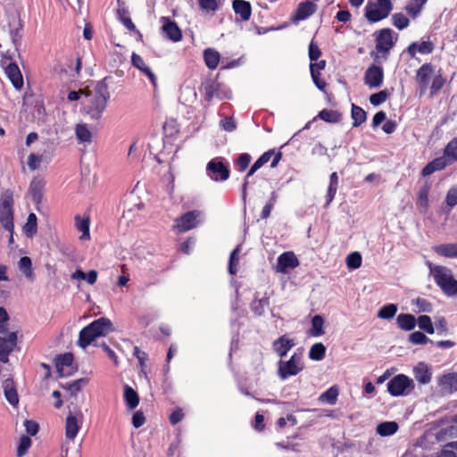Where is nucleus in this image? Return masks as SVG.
Returning <instances> with one entry per match:
<instances>
[{
	"instance_id": "f257e3e1",
	"label": "nucleus",
	"mask_w": 457,
	"mask_h": 457,
	"mask_svg": "<svg viewBox=\"0 0 457 457\" xmlns=\"http://www.w3.org/2000/svg\"><path fill=\"white\" fill-rule=\"evenodd\" d=\"M108 78L97 82L95 87V93L90 92V96H87L88 101L85 104V112L93 120H99L106 108L110 98Z\"/></svg>"
},
{
	"instance_id": "f03ea898",
	"label": "nucleus",
	"mask_w": 457,
	"mask_h": 457,
	"mask_svg": "<svg viewBox=\"0 0 457 457\" xmlns=\"http://www.w3.org/2000/svg\"><path fill=\"white\" fill-rule=\"evenodd\" d=\"M112 331H113L112 321L108 318L102 317L80 330L78 345L85 349L95 339L105 337Z\"/></svg>"
},
{
	"instance_id": "7ed1b4c3",
	"label": "nucleus",
	"mask_w": 457,
	"mask_h": 457,
	"mask_svg": "<svg viewBox=\"0 0 457 457\" xmlns=\"http://www.w3.org/2000/svg\"><path fill=\"white\" fill-rule=\"evenodd\" d=\"M430 273L436 283L447 296L457 295V280L453 278L451 270L445 266H433L428 263Z\"/></svg>"
},
{
	"instance_id": "20e7f679",
	"label": "nucleus",
	"mask_w": 457,
	"mask_h": 457,
	"mask_svg": "<svg viewBox=\"0 0 457 457\" xmlns=\"http://www.w3.org/2000/svg\"><path fill=\"white\" fill-rule=\"evenodd\" d=\"M13 214V195L11 190H5L0 196V223L9 233L14 230Z\"/></svg>"
},
{
	"instance_id": "39448f33",
	"label": "nucleus",
	"mask_w": 457,
	"mask_h": 457,
	"mask_svg": "<svg viewBox=\"0 0 457 457\" xmlns=\"http://www.w3.org/2000/svg\"><path fill=\"white\" fill-rule=\"evenodd\" d=\"M392 8L390 0H377L366 5L365 16L370 22H377L386 18Z\"/></svg>"
},
{
	"instance_id": "423d86ee",
	"label": "nucleus",
	"mask_w": 457,
	"mask_h": 457,
	"mask_svg": "<svg viewBox=\"0 0 457 457\" xmlns=\"http://www.w3.org/2000/svg\"><path fill=\"white\" fill-rule=\"evenodd\" d=\"M413 388L412 379L403 374L396 375L387 384V390L394 396L408 395Z\"/></svg>"
},
{
	"instance_id": "0eeeda50",
	"label": "nucleus",
	"mask_w": 457,
	"mask_h": 457,
	"mask_svg": "<svg viewBox=\"0 0 457 457\" xmlns=\"http://www.w3.org/2000/svg\"><path fill=\"white\" fill-rule=\"evenodd\" d=\"M303 369L301 357L296 354L292 355L287 361L278 362V375L282 379L298 374Z\"/></svg>"
},
{
	"instance_id": "6e6552de",
	"label": "nucleus",
	"mask_w": 457,
	"mask_h": 457,
	"mask_svg": "<svg viewBox=\"0 0 457 457\" xmlns=\"http://www.w3.org/2000/svg\"><path fill=\"white\" fill-rule=\"evenodd\" d=\"M202 216V212L194 210L187 212L181 217L176 220L175 228L179 232H186L195 228L200 223L199 218Z\"/></svg>"
},
{
	"instance_id": "1a4fd4ad",
	"label": "nucleus",
	"mask_w": 457,
	"mask_h": 457,
	"mask_svg": "<svg viewBox=\"0 0 457 457\" xmlns=\"http://www.w3.org/2000/svg\"><path fill=\"white\" fill-rule=\"evenodd\" d=\"M207 175L214 181H225L229 178V170L222 162L212 159L207 163Z\"/></svg>"
},
{
	"instance_id": "9d476101",
	"label": "nucleus",
	"mask_w": 457,
	"mask_h": 457,
	"mask_svg": "<svg viewBox=\"0 0 457 457\" xmlns=\"http://www.w3.org/2000/svg\"><path fill=\"white\" fill-rule=\"evenodd\" d=\"M83 423V414L78 411L75 414L70 413L66 417L65 436L68 440L73 441Z\"/></svg>"
},
{
	"instance_id": "9b49d317",
	"label": "nucleus",
	"mask_w": 457,
	"mask_h": 457,
	"mask_svg": "<svg viewBox=\"0 0 457 457\" xmlns=\"http://www.w3.org/2000/svg\"><path fill=\"white\" fill-rule=\"evenodd\" d=\"M4 71L13 87L20 89L23 86L21 72L15 62H11L6 56L1 61Z\"/></svg>"
},
{
	"instance_id": "f8f14e48",
	"label": "nucleus",
	"mask_w": 457,
	"mask_h": 457,
	"mask_svg": "<svg viewBox=\"0 0 457 457\" xmlns=\"http://www.w3.org/2000/svg\"><path fill=\"white\" fill-rule=\"evenodd\" d=\"M55 367L60 377H70L75 371L73 355L71 353L61 354L55 359Z\"/></svg>"
},
{
	"instance_id": "ddd939ff",
	"label": "nucleus",
	"mask_w": 457,
	"mask_h": 457,
	"mask_svg": "<svg viewBox=\"0 0 457 457\" xmlns=\"http://www.w3.org/2000/svg\"><path fill=\"white\" fill-rule=\"evenodd\" d=\"M17 345L16 332H11L7 337H0V361L7 363L9 355Z\"/></svg>"
},
{
	"instance_id": "4468645a",
	"label": "nucleus",
	"mask_w": 457,
	"mask_h": 457,
	"mask_svg": "<svg viewBox=\"0 0 457 457\" xmlns=\"http://www.w3.org/2000/svg\"><path fill=\"white\" fill-rule=\"evenodd\" d=\"M434 74V67L431 63H424L417 71L416 81L420 88V95L425 94L428 89L429 80Z\"/></svg>"
},
{
	"instance_id": "2eb2a0df",
	"label": "nucleus",
	"mask_w": 457,
	"mask_h": 457,
	"mask_svg": "<svg viewBox=\"0 0 457 457\" xmlns=\"http://www.w3.org/2000/svg\"><path fill=\"white\" fill-rule=\"evenodd\" d=\"M299 265V261L293 252H286L278 256L276 270L280 273H287L288 270L295 269Z\"/></svg>"
},
{
	"instance_id": "dca6fc26",
	"label": "nucleus",
	"mask_w": 457,
	"mask_h": 457,
	"mask_svg": "<svg viewBox=\"0 0 457 457\" xmlns=\"http://www.w3.org/2000/svg\"><path fill=\"white\" fill-rule=\"evenodd\" d=\"M384 73L381 67L371 65L365 72L364 81L370 88L378 87L383 82Z\"/></svg>"
},
{
	"instance_id": "f3484780",
	"label": "nucleus",
	"mask_w": 457,
	"mask_h": 457,
	"mask_svg": "<svg viewBox=\"0 0 457 457\" xmlns=\"http://www.w3.org/2000/svg\"><path fill=\"white\" fill-rule=\"evenodd\" d=\"M317 10V5L310 1L302 2L298 4L295 12L292 15V21L296 23L312 15Z\"/></svg>"
},
{
	"instance_id": "a211bd4d",
	"label": "nucleus",
	"mask_w": 457,
	"mask_h": 457,
	"mask_svg": "<svg viewBox=\"0 0 457 457\" xmlns=\"http://www.w3.org/2000/svg\"><path fill=\"white\" fill-rule=\"evenodd\" d=\"M162 32L164 33V35L171 41H174V42L180 41L182 38V34H181V30L179 28V26L177 25V23L170 21L167 17H162Z\"/></svg>"
},
{
	"instance_id": "6ab92c4d",
	"label": "nucleus",
	"mask_w": 457,
	"mask_h": 457,
	"mask_svg": "<svg viewBox=\"0 0 457 457\" xmlns=\"http://www.w3.org/2000/svg\"><path fill=\"white\" fill-rule=\"evenodd\" d=\"M394 42L392 38V30L390 29H383L380 30L377 37L376 49L379 53H387L393 47Z\"/></svg>"
},
{
	"instance_id": "aec40b11",
	"label": "nucleus",
	"mask_w": 457,
	"mask_h": 457,
	"mask_svg": "<svg viewBox=\"0 0 457 457\" xmlns=\"http://www.w3.org/2000/svg\"><path fill=\"white\" fill-rule=\"evenodd\" d=\"M131 62L134 67L138 69L140 71H142L145 75L148 77L154 87L156 88V76L151 71V69L145 63L143 58L139 54L133 53L131 55Z\"/></svg>"
},
{
	"instance_id": "412c9836",
	"label": "nucleus",
	"mask_w": 457,
	"mask_h": 457,
	"mask_svg": "<svg viewBox=\"0 0 457 457\" xmlns=\"http://www.w3.org/2000/svg\"><path fill=\"white\" fill-rule=\"evenodd\" d=\"M23 23L19 16L13 17L10 22V35L15 49L18 50L22 37Z\"/></svg>"
},
{
	"instance_id": "4be33fe9",
	"label": "nucleus",
	"mask_w": 457,
	"mask_h": 457,
	"mask_svg": "<svg viewBox=\"0 0 457 457\" xmlns=\"http://www.w3.org/2000/svg\"><path fill=\"white\" fill-rule=\"evenodd\" d=\"M295 345L292 339L287 337L286 335L281 336L276 341L273 342V349L279 357L287 355V352Z\"/></svg>"
},
{
	"instance_id": "5701e85b",
	"label": "nucleus",
	"mask_w": 457,
	"mask_h": 457,
	"mask_svg": "<svg viewBox=\"0 0 457 457\" xmlns=\"http://www.w3.org/2000/svg\"><path fill=\"white\" fill-rule=\"evenodd\" d=\"M232 7L234 12L240 15L242 21H246L250 19L252 8L249 2L245 0H234Z\"/></svg>"
},
{
	"instance_id": "b1692460",
	"label": "nucleus",
	"mask_w": 457,
	"mask_h": 457,
	"mask_svg": "<svg viewBox=\"0 0 457 457\" xmlns=\"http://www.w3.org/2000/svg\"><path fill=\"white\" fill-rule=\"evenodd\" d=\"M415 379L420 384H428L431 381L432 374L427 364L420 362L413 370Z\"/></svg>"
},
{
	"instance_id": "393cba45",
	"label": "nucleus",
	"mask_w": 457,
	"mask_h": 457,
	"mask_svg": "<svg viewBox=\"0 0 457 457\" xmlns=\"http://www.w3.org/2000/svg\"><path fill=\"white\" fill-rule=\"evenodd\" d=\"M433 49L434 46L430 41H422L420 44L414 42L408 46L407 53L411 57H414L417 52L422 54H430Z\"/></svg>"
},
{
	"instance_id": "a878e982",
	"label": "nucleus",
	"mask_w": 457,
	"mask_h": 457,
	"mask_svg": "<svg viewBox=\"0 0 457 457\" xmlns=\"http://www.w3.org/2000/svg\"><path fill=\"white\" fill-rule=\"evenodd\" d=\"M75 135L79 143L90 144L92 142V132L85 123L76 125Z\"/></svg>"
},
{
	"instance_id": "bb28decb",
	"label": "nucleus",
	"mask_w": 457,
	"mask_h": 457,
	"mask_svg": "<svg viewBox=\"0 0 457 457\" xmlns=\"http://www.w3.org/2000/svg\"><path fill=\"white\" fill-rule=\"evenodd\" d=\"M396 322L401 329L410 331L415 328L417 320L412 314L402 313L397 316Z\"/></svg>"
},
{
	"instance_id": "cd10ccee",
	"label": "nucleus",
	"mask_w": 457,
	"mask_h": 457,
	"mask_svg": "<svg viewBox=\"0 0 457 457\" xmlns=\"http://www.w3.org/2000/svg\"><path fill=\"white\" fill-rule=\"evenodd\" d=\"M18 268L20 271L29 280L34 281L35 274L32 270L31 259L28 256H23L18 262Z\"/></svg>"
},
{
	"instance_id": "c85d7f7f",
	"label": "nucleus",
	"mask_w": 457,
	"mask_h": 457,
	"mask_svg": "<svg viewBox=\"0 0 457 457\" xmlns=\"http://www.w3.org/2000/svg\"><path fill=\"white\" fill-rule=\"evenodd\" d=\"M44 183L41 179H33L29 186V192L32 200L35 204H38L43 197Z\"/></svg>"
},
{
	"instance_id": "c756f323",
	"label": "nucleus",
	"mask_w": 457,
	"mask_h": 457,
	"mask_svg": "<svg viewBox=\"0 0 457 457\" xmlns=\"http://www.w3.org/2000/svg\"><path fill=\"white\" fill-rule=\"evenodd\" d=\"M439 385L450 392L457 390V373H448L439 378Z\"/></svg>"
},
{
	"instance_id": "7c9ffc66",
	"label": "nucleus",
	"mask_w": 457,
	"mask_h": 457,
	"mask_svg": "<svg viewBox=\"0 0 457 457\" xmlns=\"http://www.w3.org/2000/svg\"><path fill=\"white\" fill-rule=\"evenodd\" d=\"M220 54L214 49L207 48L204 52L205 64L211 70L217 68L220 62Z\"/></svg>"
},
{
	"instance_id": "2f4dec72",
	"label": "nucleus",
	"mask_w": 457,
	"mask_h": 457,
	"mask_svg": "<svg viewBox=\"0 0 457 457\" xmlns=\"http://www.w3.org/2000/svg\"><path fill=\"white\" fill-rule=\"evenodd\" d=\"M398 428V424L395 421H385L378 425L376 430L381 436H388L395 434Z\"/></svg>"
},
{
	"instance_id": "473e14b6",
	"label": "nucleus",
	"mask_w": 457,
	"mask_h": 457,
	"mask_svg": "<svg viewBox=\"0 0 457 457\" xmlns=\"http://www.w3.org/2000/svg\"><path fill=\"white\" fill-rule=\"evenodd\" d=\"M124 399L128 408L130 410H134L139 403L137 393L129 386H125Z\"/></svg>"
},
{
	"instance_id": "72a5a7b5",
	"label": "nucleus",
	"mask_w": 457,
	"mask_h": 457,
	"mask_svg": "<svg viewBox=\"0 0 457 457\" xmlns=\"http://www.w3.org/2000/svg\"><path fill=\"white\" fill-rule=\"evenodd\" d=\"M436 253L445 257H457V245L456 244H445L434 247Z\"/></svg>"
},
{
	"instance_id": "f704fd0d",
	"label": "nucleus",
	"mask_w": 457,
	"mask_h": 457,
	"mask_svg": "<svg viewBox=\"0 0 457 457\" xmlns=\"http://www.w3.org/2000/svg\"><path fill=\"white\" fill-rule=\"evenodd\" d=\"M318 117L328 123H337L342 119V113L334 110L323 109L319 112Z\"/></svg>"
},
{
	"instance_id": "c9c22d12",
	"label": "nucleus",
	"mask_w": 457,
	"mask_h": 457,
	"mask_svg": "<svg viewBox=\"0 0 457 457\" xmlns=\"http://www.w3.org/2000/svg\"><path fill=\"white\" fill-rule=\"evenodd\" d=\"M324 320L320 315H315L312 319V328L309 330V335L312 337H320L324 334Z\"/></svg>"
},
{
	"instance_id": "e433bc0d",
	"label": "nucleus",
	"mask_w": 457,
	"mask_h": 457,
	"mask_svg": "<svg viewBox=\"0 0 457 457\" xmlns=\"http://www.w3.org/2000/svg\"><path fill=\"white\" fill-rule=\"evenodd\" d=\"M75 226L77 229L82 232L80 239H89V218L75 217Z\"/></svg>"
},
{
	"instance_id": "4c0bfd02",
	"label": "nucleus",
	"mask_w": 457,
	"mask_h": 457,
	"mask_svg": "<svg viewBox=\"0 0 457 457\" xmlns=\"http://www.w3.org/2000/svg\"><path fill=\"white\" fill-rule=\"evenodd\" d=\"M352 119L353 120V126L359 127L367 119L366 112L360 106L353 104H352Z\"/></svg>"
},
{
	"instance_id": "58836bf2",
	"label": "nucleus",
	"mask_w": 457,
	"mask_h": 457,
	"mask_svg": "<svg viewBox=\"0 0 457 457\" xmlns=\"http://www.w3.org/2000/svg\"><path fill=\"white\" fill-rule=\"evenodd\" d=\"M37 216L35 213H29L27 222L23 227L24 233L28 237H32L37 233Z\"/></svg>"
},
{
	"instance_id": "ea45409f",
	"label": "nucleus",
	"mask_w": 457,
	"mask_h": 457,
	"mask_svg": "<svg viewBox=\"0 0 457 457\" xmlns=\"http://www.w3.org/2000/svg\"><path fill=\"white\" fill-rule=\"evenodd\" d=\"M337 184H338L337 174V172H333L330 175V179H329V186H328V188L326 206H328L332 202V200L334 199V196H335V195L337 193Z\"/></svg>"
},
{
	"instance_id": "a19ab883",
	"label": "nucleus",
	"mask_w": 457,
	"mask_h": 457,
	"mask_svg": "<svg viewBox=\"0 0 457 457\" xmlns=\"http://www.w3.org/2000/svg\"><path fill=\"white\" fill-rule=\"evenodd\" d=\"M326 353V347L322 343L314 344L309 352V357L314 361H320L324 358Z\"/></svg>"
},
{
	"instance_id": "79ce46f5",
	"label": "nucleus",
	"mask_w": 457,
	"mask_h": 457,
	"mask_svg": "<svg viewBox=\"0 0 457 457\" xmlns=\"http://www.w3.org/2000/svg\"><path fill=\"white\" fill-rule=\"evenodd\" d=\"M397 312V305L389 303L384 305L378 312V317L383 320H390L395 317Z\"/></svg>"
},
{
	"instance_id": "37998d69",
	"label": "nucleus",
	"mask_w": 457,
	"mask_h": 457,
	"mask_svg": "<svg viewBox=\"0 0 457 457\" xmlns=\"http://www.w3.org/2000/svg\"><path fill=\"white\" fill-rule=\"evenodd\" d=\"M428 191L429 187L428 186H423L419 190L417 205L419 208L423 209L424 211H426L428 206Z\"/></svg>"
},
{
	"instance_id": "c03bdc74",
	"label": "nucleus",
	"mask_w": 457,
	"mask_h": 457,
	"mask_svg": "<svg viewBox=\"0 0 457 457\" xmlns=\"http://www.w3.org/2000/svg\"><path fill=\"white\" fill-rule=\"evenodd\" d=\"M417 322L420 328L426 331L428 334H433L435 332V328L429 316L421 315L418 318Z\"/></svg>"
},
{
	"instance_id": "a18cd8bd",
	"label": "nucleus",
	"mask_w": 457,
	"mask_h": 457,
	"mask_svg": "<svg viewBox=\"0 0 457 457\" xmlns=\"http://www.w3.org/2000/svg\"><path fill=\"white\" fill-rule=\"evenodd\" d=\"M338 396V389L336 386H331L326 392L320 395V401L326 402L329 404H334Z\"/></svg>"
},
{
	"instance_id": "49530a36",
	"label": "nucleus",
	"mask_w": 457,
	"mask_h": 457,
	"mask_svg": "<svg viewBox=\"0 0 457 457\" xmlns=\"http://www.w3.org/2000/svg\"><path fill=\"white\" fill-rule=\"evenodd\" d=\"M426 2L427 0H411L406 6V12L410 15L416 17Z\"/></svg>"
},
{
	"instance_id": "de8ad7c7",
	"label": "nucleus",
	"mask_w": 457,
	"mask_h": 457,
	"mask_svg": "<svg viewBox=\"0 0 457 457\" xmlns=\"http://www.w3.org/2000/svg\"><path fill=\"white\" fill-rule=\"evenodd\" d=\"M445 155L452 162L457 161V138L453 139L447 144L445 149Z\"/></svg>"
},
{
	"instance_id": "09e8293b",
	"label": "nucleus",
	"mask_w": 457,
	"mask_h": 457,
	"mask_svg": "<svg viewBox=\"0 0 457 457\" xmlns=\"http://www.w3.org/2000/svg\"><path fill=\"white\" fill-rule=\"evenodd\" d=\"M346 265L349 269H358L361 265V255L358 252H353L346 257Z\"/></svg>"
},
{
	"instance_id": "8fccbe9b",
	"label": "nucleus",
	"mask_w": 457,
	"mask_h": 457,
	"mask_svg": "<svg viewBox=\"0 0 457 457\" xmlns=\"http://www.w3.org/2000/svg\"><path fill=\"white\" fill-rule=\"evenodd\" d=\"M389 93L386 90H381L378 93L372 94L370 96V102L372 105L378 106L386 102Z\"/></svg>"
},
{
	"instance_id": "3c124183",
	"label": "nucleus",
	"mask_w": 457,
	"mask_h": 457,
	"mask_svg": "<svg viewBox=\"0 0 457 457\" xmlns=\"http://www.w3.org/2000/svg\"><path fill=\"white\" fill-rule=\"evenodd\" d=\"M409 341L413 345H425L428 342L432 343V340H430L425 334L420 331L411 333L409 336Z\"/></svg>"
},
{
	"instance_id": "603ef678",
	"label": "nucleus",
	"mask_w": 457,
	"mask_h": 457,
	"mask_svg": "<svg viewBox=\"0 0 457 457\" xmlns=\"http://www.w3.org/2000/svg\"><path fill=\"white\" fill-rule=\"evenodd\" d=\"M199 7L204 12H216L220 8L217 0H198Z\"/></svg>"
},
{
	"instance_id": "864d4df0",
	"label": "nucleus",
	"mask_w": 457,
	"mask_h": 457,
	"mask_svg": "<svg viewBox=\"0 0 457 457\" xmlns=\"http://www.w3.org/2000/svg\"><path fill=\"white\" fill-rule=\"evenodd\" d=\"M30 445H31V439L27 436H22L20 438V442H19V445H18V449H17V456L22 457L23 455H25L28 449L30 447Z\"/></svg>"
},
{
	"instance_id": "5fc2aeb1",
	"label": "nucleus",
	"mask_w": 457,
	"mask_h": 457,
	"mask_svg": "<svg viewBox=\"0 0 457 457\" xmlns=\"http://www.w3.org/2000/svg\"><path fill=\"white\" fill-rule=\"evenodd\" d=\"M274 155V158L271 162V168H275L279 160L281 159V153H278V154H275L273 150H270L268 152H265L262 155H261V159H262V162H263L264 163H267L270 158Z\"/></svg>"
},
{
	"instance_id": "6e6d98bb",
	"label": "nucleus",
	"mask_w": 457,
	"mask_h": 457,
	"mask_svg": "<svg viewBox=\"0 0 457 457\" xmlns=\"http://www.w3.org/2000/svg\"><path fill=\"white\" fill-rule=\"evenodd\" d=\"M394 25L398 29H403L408 27L410 21L403 13H395L392 17Z\"/></svg>"
},
{
	"instance_id": "4d7b16f0",
	"label": "nucleus",
	"mask_w": 457,
	"mask_h": 457,
	"mask_svg": "<svg viewBox=\"0 0 457 457\" xmlns=\"http://www.w3.org/2000/svg\"><path fill=\"white\" fill-rule=\"evenodd\" d=\"M86 378H80L73 381L72 383L68 384L67 386H64V388L67 389L71 393V395H76L77 393L81 390L82 386L86 385Z\"/></svg>"
},
{
	"instance_id": "13d9d810",
	"label": "nucleus",
	"mask_w": 457,
	"mask_h": 457,
	"mask_svg": "<svg viewBox=\"0 0 457 457\" xmlns=\"http://www.w3.org/2000/svg\"><path fill=\"white\" fill-rule=\"evenodd\" d=\"M268 304L269 301L267 298L254 300L251 304V308L254 313L262 315L264 312L265 306Z\"/></svg>"
},
{
	"instance_id": "bf43d9fd",
	"label": "nucleus",
	"mask_w": 457,
	"mask_h": 457,
	"mask_svg": "<svg viewBox=\"0 0 457 457\" xmlns=\"http://www.w3.org/2000/svg\"><path fill=\"white\" fill-rule=\"evenodd\" d=\"M445 79L441 75H436L433 78L430 87V95H436L444 86Z\"/></svg>"
},
{
	"instance_id": "052dcab7",
	"label": "nucleus",
	"mask_w": 457,
	"mask_h": 457,
	"mask_svg": "<svg viewBox=\"0 0 457 457\" xmlns=\"http://www.w3.org/2000/svg\"><path fill=\"white\" fill-rule=\"evenodd\" d=\"M239 253V247L235 248L230 253L228 271L234 275L237 272L236 265L238 263L237 254Z\"/></svg>"
},
{
	"instance_id": "680f3d73",
	"label": "nucleus",
	"mask_w": 457,
	"mask_h": 457,
	"mask_svg": "<svg viewBox=\"0 0 457 457\" xmlns=\"http://www.w3.org/2000/svg\"><path fill=\"white\" fill-rule=\"evenodd\" d=\"M446 204L453 208L455 205H457V187H451L447 194L445 198Z\"/></svg>"
},
{
	"instance_id": "e2e57ef3",
	"label": "nucleus",
	"mask_w": 457,
	"mask_h": 457,
	"mask_svg": "<svg viewBox=\"0 0 457 457\" xmlns=\"http://www.w3.org/2000/svg\"><path fill=\"white\" fill-rule=\"evenodd\" d=\"M251 162V156L248 154H242L238 156L237 163L240 171H244Z\"/></svg>"
},
{
	"instance_id": "0e129e2a",
	"label": "nucleus",
	"mask_w": 457,
	"mask_h": 457,
	"mask_svg": "<svg viewBox=\"0 0 457 457\" xmlns=\"http://www.w3.org/2000/svg\"><path fill=\"white\" fill-rule=\"evenodd\" d=\"M320 55L321 52L319 46L313 41H312L309 46V58L311 62H316Z\"/></svg>"
},
{
	"instance_id": "69168bd1",
	"label": "nucleus",
	"mask_w": 457,
	"mask_h": 457,
	"mask_svg": "<svg viewBox=\"0 0 457 457\" xmlns=\"http://www.w3.org/2000/svg\"><path fill=\"white\" fill-rule=\"evenodd\" d=\"M82 96H90V91L87 89H79L78 91H71L68 94V100L71 102L79 100Z\"/></svg>"
},
{
	"instance_id": "338daca9",
	"label": "nucleus",
	"mask_w": 457,
	"mask_h": 457,
	"mask_svg": "<svg viewBox=\"0 0 457 457\" xmlns=\"http://www.w3.org/2000/svg\"><path fill=\"white\" fill-rule=\"evenodd\" d=\"M4 396L6 400L13 406H16L19 403V397L17 394V390L12 389V390H6L4 391Z\"/></svg>"
},
{
	"instance_id": "774afa93",
	"label": "nucleus",
	"mask_w": 457,
	"mask_h": 457,
	"mask_svg": "<svg viewBox=\"0 0 457 457\" xmlns=\"http://www.w3.org/2000/svg\"><path fill=\"white\" fill-rule=\"evenodd\" d=\"M420 312H430L432 311L431 303L423 298H417L415 301Z\"/></svg>"
}]
</instances>
